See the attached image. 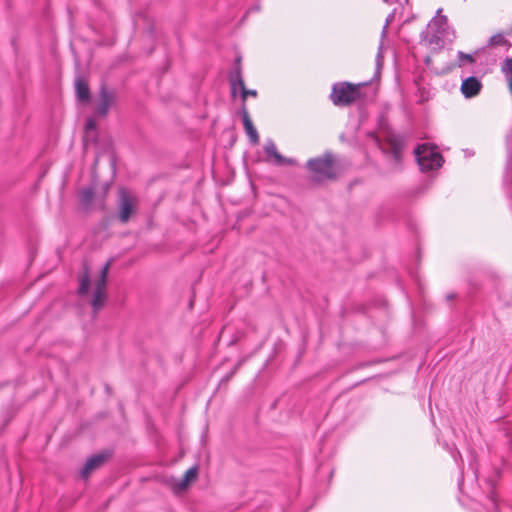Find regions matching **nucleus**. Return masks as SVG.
Instances as JSON below:
<instances>
[{
    "instance_id": "obj_15",
    "label": "nucleus",
    "mask_w": 512,
    "mask_h": 512,
    "mask_svg": "<svg viewBox=\"0 0 512 512\" xmlns=\"http://www.w3.org/2000/svg\"><path fill=\"white\" fill-rule=\"evenodd\" d=\"M490 46H507L508 48L511 47V43L502 35V34H496L493 35L489 40Z\"/></svg>"
},
{
    "instance_id": "obj_13",
    "label": "nucleus",
    "mask_w": 512,
    "mask_h": 512,
    "mask_svg": "<svg viewBox=\"0 0 512 512\" xmlns=\"http://www.w3.org/2000/svg\"><path fill=\"white\" fill-rule=\"evenodd\" d=\"M93 199H94V191L92 188L87 187V188H83L80 191V202H81V205L85 209H88L91 207Z\"/></svg>"
},
{
    "instance_id": "obj_11",
    "label": "nucleus",
    "mask_w": 512,
    "mask_h": 512,
    "mask_svg": "<svg viewBox=\"0 0 512 512\" xmlns=\"http://www.w3.org/2000/svg\"><path fill=\"white\" fill-rule=\"evenodd\" d=\"M265 153L268 157L274 159V163L277 165H293L294 160L283 157L278 151L274 142L269 141L264 147Z\"/></svg>"
},
{
    "instance_id": "obj_17",
    "label": "nucleus",
    "mask_w": 512,
    "mask_h": 512,
    "mask_svg": "<svg viewBox=\"0 0 512 512\" xmlns=\"http://www.w3.org/2000/svg\"><path fill=\"white\" fill-rule=\"evenodd\" d=\"M458 59L460 61V64L463 62V61H467L468 63H474L475 59L473 58L472 55L470 54H466L464 52H458Z\"/></svg>"
},
{
    "instance_id": "obj_7",
    "label": "nucleus",
    "mask_w": 512,
    "mask_h": 512,
    "mask_svg": "<svg viewBox=\"0 0 512 512\" xmlns=\"http://www.w3.org/2000/svg\"><path fill=\"white\" fill-rule=\"evenodd\" d=\"M115 95L113 92L108 91L105 87L100 90L99 101L96 107L97 114L106 116L111 105L114 103Z\"/></svg>"
},
{
    "instance_id": "obj_12",
    "label": "nucleus",
    "mask_w": 512,
    "mask_h": 512,
    "mask_svg": "<svg viewBox=\"0 0 512 512\" xmlns=\"http://www.w3.org/2000/svg\"><path fill=\"white\" fill-rule=\"evenodd\" d=\"M76 96L82 102H89L90 91L88 84L81 78H78L75 83Z\"/></svg>"
},
{
    "instance_id": "obj_16",
    "label": "nucleus",
    "mask_w": 512,
    "mask_h": 512,
    "mask_svg": "<svg viewBox=\"0 0 512 512\" xmlns=\"http://www.w3.org/2000/svg\"><path fill=\"white\" fill-rule=\"evenodd\" d=\"M238 72H241L239 68L235 72V75L230 79L232 96L236 95L238 88L240 89V83L238 82Z\"/></svg>"
},
{
    "instance_id": "obj_1",
    "label": "nucleus",
    "mask_w": 512,
    "mask_h": 512,
    "mask_svg": "<svg viewBox=\"0 0 512 512\" xmlns=\"http://www.w3.org/2000/svg\"><path fill=\"white\" fill-rule=\"evenodd\" d=\"M111 262L108 261L101 269L99 275L91 281L88 267H84V273L79 277V294H91L90 304L94 313H97L105 304L107 293L106 283L107 275L110 269Z\"/></svg>"
},
{
    "instance_id": "obj_6",
    "label": "nucleus",
    "mask_w": 512,
    "mask_h": 512,
    "mask_svg": "<svg viewBox=\"0 0 512 512\" xmlns=\"http://www.w3.org/2000/svg\"><path fill=\"white\" fill-rule=\"evenodd\" d=\"M198 476V468L196 466L191 467L186 471L184 477L179 481H174L171 484V488L174 493H180L186 490L196 479Z\"/></svg>"
},
{
    "instance_id": "obj_10",
    "label": "nucleus",
    "mask_w": 512,
    "mask_h": 512,
    "mask_svg": "<svg viewBox=\"0 0 512 512\" xmlns=\"http://www.w3.org/2000/svg\"><path fill=\"white\" fill-rule=\"evenodd\" d=\"M106 461V455L105 454H98L94 455L91 458H89L84 467L81 470V476L83 478H88L89 475L99 467H101L104 462Z\"/></svg>"
},
{
    "instance_id": "obj_14",
    "label": "nucleus",
    "mask_w": 512,
    "mask_h": 512,
    "mask_svg": "<svg viewBox=\"0 0 512 512\" xmlns=\"http://www.w3.org/2000/svg\"><path fill=\"white\" fill-rule=\"evenodd\" d=\"M238 82L240 83L241 98H242L243 104H245L247 97L248 96L255 97L257 95V92H256V90H249L245 87V83L242 78L241 72H238Z\"/></svg>"
},
{
    "instance_id": "obj_19",
    "label": "nucleus",
    "mask_w": 512,
    "mask_h": 512,
    "mask_svg": "<svg viewBox=\"0 0 512 512\" xmlns=\"http://www.w3.org/2000/svg\"><path fill=\"white\" fill-rule=\"evenodd\" d=\"M437 22H439L440 24H447V17L446 16H441L438 20H436Z\"/></svg>"
},
{
    "instance_id": "obj_9",
    "label": "nucleus",
    "mask_w": 512,
    "mask_h": 512,
    "mask_svg": "<svg viewBox=\"0 0 512 512\" xmlns=\"http://www.w3.org/2000/svg\"><path fill=\"white\" fill-rule=\"evenodd\" d=\"M481 89L482 83L474 76L466 78L461 84V92L466 98L475 97L480 93Z\"/></svg>"
},
{
    "instance_id": "obj_4",
    "label": "nucleus",
    "mask_w": 512,
    "mask_h": 512,
    "mask_svg": "<svg viewBox=\"0 0 512 512\" xmlns=\"http://www.w3.org/2000/svg\"><path fill=\"white\" fill-rule=\"evenodd\" d=\"M415 156L422 170H433L442 165L443 159L440 153L436 148L430 147L427 144L419 145L415 149Z\"/></svg>"
},
{
    "instance_id": "obj_2",
    "label": "nucleus",
    "mask_w": 512,
    "mask_h": 512,
    "mask_svg": "<svg viewBox=\"0 0 512 512\" xmlns=\"http://www.w3.org/2000/svg\"><path fill=\"white\" fill-rule=\"evenodd\" d=\"M307 168L312 174V179L316 182L325 180H334L338 176V166L332 154L310 159L307 162Z\"/></svg>"
},
{
    "instance_id": "obj_8",
    "label": "nucleus",
    "mask_w": 512,
    "mask_h": 512,
    "mask_svg": "<svg viewBox=\"0 0 512 512\" xmlns=\"http://www.w3.org/2000/svg\"><path fill=\"white\" fill-rule=\"evenodd\" d=\"M240 113L242 116V121H243V126L245 129V132L248 135V137L250 138L251 143H253L254 145L258 144L259 143V135L251 121V118L249 116V113H248V110H247V107L245 104L242 105Z\"/></svg>"
},
{
    "instance_id": "obj_5",
    "label": "nucleus",
    "mask_w": 512,
    "mask_h": 512,
    "mask_svg": "<svg viewBox=\"0 0 512 512\" xmlns=\"http://www.w3.org/2000/svg\"><path fill=\"white\" fill-rule=\"evenodd\" d=\"M138 206V199L130 191L121 188L119 190L118 218L120 222L127 223L135 214Z\"/></svg>"
},
{
    "instance_id": "obj_3",
    "label": "nucleus",
    "mask_w": 512,
    "mask_h": 512,
    "mask_svg": "<svg viewBox=\"0 0 512 512\" xmlns=\"http://www.w3.org/2000/svg\"><path fill=\"white\" fill-rule=\"evenodd\" d=\"M364 85L365 83L351 84L348 82L335 84L332 88L330 98L337 106L349 105L361 97L360 89Z\"/></svg>"
},
{
    "instance_id": "obj_18",
    "label": "nucleus",
    "mask_w": 512,
    "mask_h": 512,
    "mask_svg": "<svg viewBox=\"0 0 512 512\" xmlns=\"http://www.w3.org/2000/svg\"><path fill=\"white\" fill-rule=\"evenodd\" d=\"M96 128V123L93 119H89L86 123V133L89 134L91 131H94Z\"/></svg>"
}]
</instances>
